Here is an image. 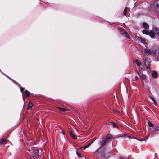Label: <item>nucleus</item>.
<instances>
[{
	"label": "nucleus",
	"mask_w": 159,
	"mask_h": 159,
	"mask_svg": "<svg viewBox=\"0 0 159 159\" xmlns=\"http://www.w3.org/2000/svg\"><path fill=\"white\" fill-rule=\"evenodd\" d=\"M76 154H77V155L79 157H81V154H80V152L79 151L77 150V152H76Z\"/></svg>",
	"instance_id": "nucleus-26"
},
{
	"label": "nucleus",
	"mask_w": 159,
	"mask_h": 159,
	"mask_svg": "<svg viewBox=\"0 0 159 159\" xmlns=\"http://www.w3.org/2000/svg\"><path fill=\"white\" fill-rule=\"evenodd\" d=\"M120 159H129L128 157L121 156L120 157Z\"/></svg>",
	"instance_id": "nucleus-29"
},
{
	"label": "nucleus",
	"mask_w": 159,
	"mask_h": 159,
	"mask_svg": "<svg viewBox=\"0 0 159 159\" xmlns=\"http://www.w3.org/2000/svg\"><path fill=\"white\" fill-rule=\"evenodd\" d=\"M140 77L144 80H145L146 78V75L143 74H142L141 76H140Z\"/></svg>",
	"instance_id": "nucleus-20"
},
{
	"label": "nucleus",
	"mask_w": 159,
	"mask_h": 159,
	"mask_svg": "<svg viewBox=\"0 0 159 159\" xmlns=\"http://www.w3.org/2000/svg\"><path fill=\"white\" fill-rule=\"evenodd\" d=\"M114 111L115 112H118V113H119V111L118 110H116V111H115V110H114Z\"/></svg>",
	"instance_id": "nucleus-37"
},
{
	"label": "nucleus",
	"mask_w": 159,
	"mask_h": 159,
	"mask_svg": "<svg viewBox=\"0 0 159 159\" xmlns=\"http://www.w3.org/2000/svg\"><path fill=\"white\" fill-rule=\"evenodd\" d=\"M108 125H112L114 128H118V127L116 124H115L114 122H109Z\"/></svg>",
	"instance_id": "nucleus-7"
},
{
	"label": "nucleus",
	"mask_w": 159,
	"mask_h": 159,
	"mask_svg": "<svg viewBox=\"0 0 159 159\" xmlns=\"http://www.w3.org/2000/svg\"><path fill=\"white\" fill-rule=\"evenodd\" d=\"M81 148L83 149H85L87 148V147L86 146H84L82 147Z\"/></svg>",
	"instance_id": "nucleus-33"
},
{
	"label": "nucleus",
	"mask_w": 159,
	"mask_h": 159,
	"mask_svg": "<svg viewBox=\"0 0 159 159\" xmlns=\"http://www.w3.org/2000/svg\"><path fill=\"white\" fill-rule=\"evenodd\" d=\"M59 109L62 112H65L67 110V109L63 108H59Z\"/></svg>",
	"instance_id": "nucleus-23"
},
{
	"label": "nucleus",
	"mask_w": 159,
	"mask_h": 159,
	"mask_svg": "<svg viewBox=\"0 0 159 159\" xmlns=\"http://www.w3.org/2000/svg\"><path fill=\"white\" fill-rule=\"evenodd\" d=\"M33 106V104L32 103L29 102L28 107V109H30Z\"/></svg>",
	"instance_id": "nucleus-21"
},
{
	"label": "nucleus",
	"mask_w": 159,
	"mask_h": 159,
	"mask_svg": "<svg viewBox=\"0 0 159 159\" xmlns=\"http://www.w3.org/2000/svg\"><path fill=\"white\" fill-rule=\"evenodd\" d=\"M7 143L6 140L5 139H2L0 140V144H4Z\"/></svg>",
	"instance_id": "nucleus-12"
},
{
	"label": "nucleus",
	"mask_w": 159,
	"mask_h": 159,
	"mask_svg": "<svg viewBox=\"0 0 159 159\" xmlns=\"http://www.w3.org/2000/svg\"><path fill=\"white\" fill-rule=\"evenodd\" d=\"M151 51H152V53L155 55H157L159 49L158 48L155 46H153L151 49Z\"/></svg>",
	"instance_id": "nucleus-5"
},
{
	"label": "nucleus",
	"mask_w": 159,
	"mask_h": 159,
	"mask_svg": "<svg viewBox=\"0 0 159 159\" xmlns=\"http://www.w3.org/2000/svg\"><path fill=\"white\" fill-rule=\"evenodd\" d=\"M157 72L154 71L152 73V76L154 78H156L157 76Z\"/></svg>",
	"instance_id": "nucleus-16"
},
{
	"label": "nucleus",
	"mask_w": 159,
	"mask_h": 159,
	"mask_svg": "<svg viewBox=\"0 0 159 159\" xmlns=\"http://www.w3.org/2000/svg\"><path fill=\"white\" fill-rule=\"evenodd\" d=\"M146 140V139H145V140H141V139H138V140H139V141H143V140Z\"/></svg>",
	"instance_id": "nucleus-39"
},
{
	"label": "nucleus",
	"mask_w": 159,
	"mask_h": 159,
	"mask_svg": "<svg viewBox=\"0 0 159 159\" xmlns=\"http://www.w3.org/2000/svg\"><path fill=\"white\" fill-rule=\"evenodd\" d=\"M156 11L159 14V7L157 8V9L156 10Z\"/></svg>",
	"instance_id": "nucleus-34"
},
{
	"label": "nucleus",
	"mask_w": 159,
	"mask_h": 159,
	"mask_svg": "<svg viewBox=\"0 0 159 159\" xmlns=\"http://www.w3.org/2000/svg\"><path fill=\"white\" fill-rule=\"evenodd\" d=\"M137 73L140 76V74L141 73V70H139L137 71Z\"/></svg>",
	"instance_id": "nucleus-30"
},
{
	"label": "nucleus",
	"mask_w": 159,
	"mask_h": 159,
	"mask_svg": "<svg viewBox=\"0 0 159 159\" xmlns=\"http://www.w3.org/2000/svg\"><path fill=\"white\" fill-rule=\"evenodd\" d=\"M127 7H125L123 11V14L124 15L126 16L127 15Z\"/></svg>",
	"instance_id": "nucleus-19"
},
{
	"label": "nucleus",
	"mask_w": 159,
	"mask_h": 159,
	"mask_svg": "<svg viewBox=\"0 0 159 159\" xmlns=\"http://www.w3.org/2000/svg\"><path fill=\"white\" fill-rule=\"evenodd\" d=\"M91 143H89L88 144L86 145V146L87 147V148H88V147H89L91 145Z\"/></svg>",
	"instance_id": "nucleus-35"
},
{
	"label": "nucleus",
	"mask_w": 159,
	"mask_h": 159,
	"mask_svg": "<svg viewBox=\"0 0 159 159\" xmlns=\"http://www.w3.org/2000/svg\"><path fill=\"white\" fill-rule=\"evenodd\" d=\"M135 79L136 80H137L139 79L138 77L137 76H135Z\"/></svg>",
	"instance_id": "nucleus-36"
},
{
	"label": "nucleus",
	"mask_w": 159,
	"mask_h": 159,
	"mask_svg": "<svg viewBox=\"0 0 159 159\" xmlns=\"http://www.w3.org/2000/svg\"><path fill=\"white\" fill-rule=\"evenodd\" d=\"M31 95H32V96H33V95H34V94H33V95H32V94H31Z\"/></svg>",
	"instance_id": "nucleus-41"
},
{
	"label": "nucleus",
	"mask_w": 159,
	"mask_h": 159,
	"mask_svg": "<svg viewBox=\"0 0 159 159\" xmlns=\"http://www.w3.org/2000/svg\"><path fill=\"white\" fill-rule=\"evenodd\" d=\"M152 31H153L152 30ZM153 31H151L150 32H149V34L148 35H150V36L152 38H153L154 37H155V33L153 32Z\"/></svg>",
	"instance_id": "nucleus-13"
},
{
	"label": "nucleus",
	"mask_w": 159,
	"mask_h": 159,
	"mask_svg": "<svg viewBox=\"0 0 159 159\" xmlns=\"http://www.w3.org/2000/svg\"><path fill=\"white\" fill-rule=\"evenodd\" d=\"M129 137V136L126 134H121L119 135H117L116 136V137Z\"/></svg>",
	"instance_id": "nucleus-14"
},
{
	"label": "nucleus",
	"mask_w": 159,
	"mask_h": 159,
	"mask_svg": "<svg viewBox=\"0 0 159 159\" xmlns=\"http://www.w3.org/2000/svg\"><path fill=\"white\" fill-rule=\"evenodd\" d=\"M109 142V140H107L106 139L104 138H103L100 141V144L102 147L106 144L107 143Z\"/></svg>",
	"instance_id": "nucleus-4"
},
{
	"label": "nucleus",
	"mask_w": 159,
	"mask_h": 159,
	"mask_svg": "<svg viewBox=\"0 0 159 159\" xmlns=\"http://www.w3.org/2000/svg\"><path fill=\"white\" fill-rule=\"evenodd\" d=\"M142 32L146 35H148L149 32L148 30H143L142 31Z\"/></svg>",
	"instance_id": "nucleus-17"
},
{
	"label": "nucleus",
	"mask_w": 159,
	"mask_h": 159,
	"mask_svg": "<svg viewBox=\"0 0 159 159\" xmlns=\"http://www.w3.org/2000/svg\"><path fill=\"white\" fill-rule=\"evenodd\" d=\"M62 133L63 134H65V132L63 130L62 131Z\"/></svg>",
	"instance_id": "nucleus-40"
},
{
	"label": "nucleus",
	"mask_w": 159,
	"mask_h": 159,
	"mask_svg": "<svg viewBox=\"0 0 159 159\" xmlns=\"http://www.w3.org/2000/svg\"><path fill=\"white\" fill-rule=\"evenodd\" d=\"M25 94L26 96L28 97L30 95V93L29 91L27 90H25Z\"/></svg>",
	"instance_id": "nucleus-18"
},
{
	"label": "nucleus",
	"mask_w": 159,
	"mask_h": 159,
	"mask_svg": "<svg viewBox=\"0 0 159 159\" xmlns=\"http://www.w3.org/2000/svg\"><path fill=\"white\" fill-rule=\"evenodd\" d=\"M157 54H158L157 57H158L159 58V50H158V52H157Z\"/></svg>",
	"instance_id": "nucleus-38"
},
{
	"label": "nucleus",
	"mask_w": 159,
	"mask_h": 159,
	"mask_svg": "<svg viewBox=\"0 0 159 159\" xmlns=\"http://www.w3.org/2000/svg\"><path fill=\"white\" fill-rule=\"evenodd\" d=\"M154 130L155 131H159V126H155L154 128Z\"/></svg>",
	"instance_id": "nucleus-25"
},
{
	"label": "nucleus",
	"mask_w": 159,
	"mask_h": 159,
	"mask_svg": "<svg viewBox=\"0 0 159 159\" xmlns=\"http://www.w3.org/2000/svg\"><path fill=\"white\" fill-rule=\"evenodd\" d=\"M13 83L17 85L19 87H20V85L17 82L15 81Z\"/></svg>",
	"instance_id": "nucleus-27"
},
{
	"label": "nucleus",
	"mask_w": 159,
	"mask_h": 159,
	"mask_svg": "<svg viewBox=\"0 0 159 159\" xmlns=\"http://www.w3.org/2000/svg\"><path fill=\"white\" fill-rule=\"evenodd\" d=\"M32 152V156L34 158L37 159L39 158V150L36 149H34L30 153Z\"/></svg>",
	"instance_id": "nucleus-2"
},
{
	"label": "nucleus",
	"mask_w": 159,
	"mask_h": 159,
	"mask_svg": "<svg viewBox=\"0 0 159 159\" xmlns=\"http://www.w3.org/2000/svg\"><path fill=\"white\" fill-rule=\"evenodd\" d=\"M69 134L70 136L74 139H76L77 138V136L73 134L72 133V131L69 130Z\"/></svg>",
	"instance_id": "nucleus-9"
},
{
	"label": "nucleus",
	"mask_w": 159,
	"mask_h": 159,
	"mask_svg": "<svg viewBox=\"0 0 159 159\" xmlns=\"http://www.w3.org/2000/svg\"><path fill=\"white\" fill-rule=\"evenodd\" d=\"M153 31L154 32L155 34H157L159 36V29L154 28L153 29Z\"/></svg>",
	"instance_id": "nucleus-10"
},
{
	"label": "nucleus",
	"mask_w": 159,
	"mask_h": 159,
	"mask_svg": "<svg viewBox=\"0 0 159 159\" xmlns=\"http://www.w3.org/2000/svg\"><path fill=\"white\" fill-rule=\"evenodd\" d=\"M120 33L122 35H124L125 37L128 39L130 38V36H129L128 33L124 29L122 28H120L118 29Z\"/></svg>",
	"instance_id": "nucleus-1"
},
{
	"label": "nucleus",
	"mask_w": 159,
	"mask_h": 159,
	"mask_svg": "<svg viewBox=\"0 0 159 159\" xmlns=\"http://www.w3.org/2000/svg\"><path fill=\"white\" fill-rule=\"evenodd\" d=\"M31 95H32V96H33V95H34V94H33V95H32V94H31Z\"/></svg>",
	"instance_id": "nucleus-42"
},
{
	"label": "nucleus",
	"mask_w": 159,
	"mask_h": 159,
	"mask_svg": "<svg viewBox=\"0 0 159 159\" xmlns=\"http://www.w3.org/2000/svg\"><path fill=\"white\" fill-rule=\"evenodd\" d=\"M19 88L20 89V90L21 92L22 93L23 92V91L25 89V88H24L21 87L20 86V87H19Z\"/></svg>",
	"instance_id": "nucleus-28"
},
{
	"label": "nucleus",
	"mask_w": 159,
	"mask_h": 159,
	"mask_svg": "<svg viewBox=\"0 0 159 159\" xmlns=\"http://www.w3.org/2000/svg\"><path fill=\"white\" fill-rule=\"evenodd\" d=\"M137 39L139 41L143 43H145L146 42V41L145 39H143L142 38L140 37H138L137 38Z\"/></svg>",
	"instance_id": "nucleus-8"
},
{
	"label": "nucleus",
	"mask_w": 159,
	"mask_h": 159,
	"mask_svg": "<svg viewBox=\"0 0 159 159\" xmlns=\"http://www.w3.org/2000/svg\"><path fill=\"white\" fill-rule=\"evenodd\" d=\"M148 125L150 127H153L154 126V125L150 121H149L148 122Z\"/></svg>",
	"instance_id": "nucleus-22"
},
{
	"label": "nucleus",
	"mask_w": 159,
	"mask_h": 159,
	"mask_svg": "<svg viewBox=\"0 0 159 159\" xmlns=\"http://www.w3.org/2000/svg\"><path fill=\"white\" fill-rule=\"evenodd\" d=\"M7 77L8 78L11 80L13 83L15 81V80H13V79H12L11 78L9 77H8V76H7Z\"/></svg>",
	"instance_id": "nucleus-32"
},
{
	"label": "nucleus",
	"mask_w": 159,
	"mask_h": 159,
	"mask_svg": "<svg viewBox=\"0 0 159 159\" xmlns=\"http://www.w3.org/2000/svg\"><path fill=\"white\" fill-rule=\"evenodd\" d=\"M144 52L145 54L147 56L150 55L152 53L151 50L148 49H144Z\"/></svg>",
	"instance_id": "nucleus-6"
},
{
	"label": "nucleus",
	"mask_w": 159,
	"mask_h": 159,
	"mask_svg": "<svg viewBox=\"0 0 159 159\" xmlns=\"http://www.w3.org/2000/svg\"><path fill=\"white\" fill-rule=\"evenodd\" d=\"M112 137V136L111 134H108L104 138L107 140H109V139H111Z\"/></svg>",
	"instance_id": "nucleus-11"
},
{
	"label": "nucleus",
	"mask_w": 159,
	"mask_h": 159,
	"mask_svg": "<svg viewBox=\"0 0 159 159\" xmlns=\"http://www.w3.org/2000/svg\"><path fill=\"white\" fill-rule=\"evenodd\" d=\"M135 63L137 64V65L139 66L140 65V63L137 60H136L135 61Z\"/></svg>",
	"instance_id": "nucleus-24"
},
{
	"label": "nucleus",
	"mask_w": 159,
	"mask_h": 159,
	"mask_svg": "<svg viewBox=\"0 0 159 159\" xmlns=\"http://www.w3.org/2000/svg\"><path fill=\"white\" fill-rule=\"evenodd\" d=\"M143 26L144 28L146 29H148L149 27L148 25L145 22L143 23Z\"/></svg>",
	"instance_id": "nucleus-15"
},
{
	"label": "nucleus",
	"mask_w": 159,
	"mask_h": 159,
	"mask_svg": "<svg viewBox=\"0 0 159 159\" xmlns=\"http://www.w3.org/2000/svg\"><path fill=\"white\" fill-rule=\"evenodd\" d=\"M7 77L8 78L11 80L13 83L15 81V80H13V79H12L11 78L9 77H8V76H7Z\"/></svg>",
	"instance_id": "nucleus-31"
},
{
	"label": "nucleus",
	"mask_w": 159,
	"mask_h": 159,
	"mask_svg": "<svg viewBox=\"0 0 159 159\" xmlns=\"http://www.w3.org/2000/svg\"><path fill=\"white\" fill-rule=\"evenodd\" d=\"M150 59L149 58H147L145 59L144 60V64L145 66H146V68L148 69H148H149L150 70Z\"/></svg>",
	"instance_id": "nucleus-3"
},
{
	"label": "nucleus",
	"mask_w": 159,
	"mask_h": 159,
	"mask_svg": "<svg viewBox=\"0 0 159 159\" xmlns=\"http://www.w3.org/2000/svg\"><path fill=\"white\" fill-rule=\"evenodd\" d=\"M31 95H32V96H33V95H34V94H33V95H32V94H31Z\"/></svg>",
	"instance_id": "nucleus-43"
}]
</instances>
